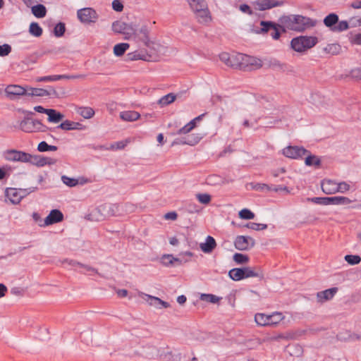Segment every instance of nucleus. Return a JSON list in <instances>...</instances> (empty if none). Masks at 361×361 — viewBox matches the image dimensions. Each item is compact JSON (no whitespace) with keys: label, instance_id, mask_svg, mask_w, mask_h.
<instances>
[{"label":"nucleus","instance_id":"obj_1","mask_svg":"<svg viewBox=\"0 0 361 361\" xmlns=\"http://www.w3.org/2000/svg\"><path fill=\"white\" fill-rule=\"evenodd\" d=\"M310 19L300 15L283 16L279 18L281 25L291 30L303 31L309 24Z\"/></svg>","mask_w":361,"mask_h":361},{"label":"nucleus","instance_id":"obj_2","mask_svg":"<svg viewBox=\"0 0 361 361\" xmlns=\"http://www.w3.org/2000/svg\"><path fill=\"white\" fill-rule=\"evenodd\" d=\"M149 32V28L144 25L139 30H134L133 28L131 34H133L137 40L143 42L145 46L149 48L153 54H155L159 51L161 45L150 39Z\"/></svg>","mask_w":361,"mask_h":361},{"label":"nucleus","instance_id":"obj_3","mask_svg":"<svg viewBox=\"0 0 361 361\" xmlns=\"http://www.w3.org/2000/svg\"><path fill=\"white\" fill-rule=\"evenodd\" d=\"M317 42L316 37L300 36L292 39L290 46L294 51L302 53L314 47Z\"/></svg>","mask_w":361,"mask_h":361},{"label":"nucleus","instance_id":"obj_4","mask_svg":"<svg viewBox=\"0 0 361 361\" xmlns=\"http://www.w3.org/2000/svg\"><path fill=\"white\" fill-rule=\"evenodd\" d=\"M229 277L233 281H240L250 277L263 278L262 272L255 271L251 267L233 268L228 272Z\"/></svg>","mask_w":361,"mask_h":361},{"label":"nucleus","instance_id":"obj_5","mask_svg":"<svg viewBox=\"0 0 361 361\" xmlns=\"http://www.w3.org/2000/svg\"><path fill=\"white\" fill-rule=\"evenodd\" d=\"M308 201L313 203L322 205H347L353 201L347 197L343 196H334V197H312L308 198Z\"/></svg>","mask_w":361,"mask_h":361},{"label":"nucleus","instance_id":"obj_6","mask_svg":"<svg viewBox=\"0 0 361 361\" xmlns=\"http://www.w3.org/2000/svg\"><path fill=\"white\" fill-rule=\"evenodd\" d=\"M20 129L25 133L46 132L48 128L39 120L25 117L20 123Z\"/></svg>","mask_w":361,"mask_h":361},{"label":"nucleus","instance_id":"obj_7","mask_svg":"<svg viewBox=\"0 0 361 361\" xmlns=\"http://www.w3.org/2000/svg\"><path fill=\"white\" fill-rule=\"evenodd\" d=\"M237 59H238L240 69H245L247 67H250L252 69H258L262 66V62L260 59L245 55L243 54L238 53Z\"/></svg>","mask_w":361,"mask_h":361},{"label":"nucleus","instance_id":"obj_8","mask_svg":"<svg viewBox=\"0 0 361 361\" xmlns=\"http://www.w3.org/2000/svg\"><path fill=\"white\" fill-rule=\"evenodd\" d=\"M77 16L80 21L85 24L94 23L99 18L96 11L90 7L79 9Z\"/></svg>","mask_w":361,"mask_h":361},{"label":"nucleus","instance_id":"obj_9","mask_svg":"<svg viewBox=\"0 0 361 361\" xmlns=\"http://www.w3.org/2000/svg\"><path fill=\"white\" fill-rule=\"evenodd\" d=\"M36 189L37 188H30L29 192H27V189H23L20 190V192H18L16 188H6L5 191L6 201L8 200L13 204H18L24 195L34 192Z\"/></svg>","mask_w":361,"mask_h":361},{"label":"nucleus","instance_id":"obj_10","mask_svg":"<svg viewBox=\"0 0 361 361\" xmlns=\"http://www.w3.org/2000/svg\"><path fill=\"white\" fill-rule=\"evenodd\" d=\"M234 245L238 250H248L255 245V240L250 236L238 235L235 239Z\"/></svg>","mask_w":361,"mask_h":361},{"label":"nucleus","instance_id":"obj_11","mask_svg":"<svg viewBox=\"0 0 361 361\" xmlns=\"http://www.w3.org/2000/svg\"><path fill=\"white\" fill-rule=\"evenodd\" d=\"M285 3L286 0H257L255 5L257 10L262 11L282 6Z\"/></svg>","mask_w":361,"mask_h":361},{"label":"nucleus","instance_id":"obj_12","mask_svg":"<svg viewBox=\"0 0 361 361\" xmlns=\"http://www.w3.org/2000/svg\"><path fill=\"white\" fill-rule=\"evenodd\" d=\"M28 87L25 88L17 85H8L5 89V93L10 99L14 100L19 96L27 95Z\"/></svg>","mask_w":361,"mask_h":361},{"label":"nucleus","instance_id":"obj_13","mask_svg":"<svg viewBox=\"0 0 361 361\" xmlns=\"http://www.w3.org/2000/svg\"><path fill=\"white\" fill-rule=\"evenodd\" d=\"M308 153L302 147L288 146L283 149V154L290 159H298Z\"/></svg>","mask_w":361,"mask_h":361},{"label":"nucleus","instance_id":"obj_14","mask_svg":"<svg viewBox=\"0 0 361 361\" xmlns=\"http://www.w3.org/2000/svg\"><path fill=\"white\" fill-rule=\"evenodd\" d=\"M27 95L28 96L52 97H54L57 96V92L51 87H49V90H45L43 88L28 87Z\"/></svg>","mask_w":361,"mask_h":361},{"label":"nucleus","instance_id":"obj_15","mask_svg":"<svg viewBox=\"0 0 361 361\" xmlns=\"http://www.w3.org/2000/svg\"><path fill=\"white\" fill-rule=\"evenodd\" d=\"M193 11L196 13L199 23H208L212 21V16L207 4H205V7H198L197 9H195Z\"/></svg>","mask_w":361,"mask_h":361},{"label":"nucleus","instance_id":"obj_16","mask_svg":"<svg viewBox=\"0 0 361 361\" xmlns=\"http://www.w3.org/2000/svg\"><path fill=\"white\" fill-rule=\"evenodd\" d=\"M63 220V214L59 209H52L45 218L44 226H49Z\"/></svg>","mask_w":361,"mask_h":361},{"label":"nucleus","instance_id":"obj_17","mask_svg":"<svg viewBox=\"0 0 361 361\" xmlns=\"http://www.w3.org/2000/svg\"><path fill=\"white\" fill-rule=\"evenodd\" d=\"M219 58L228 66L238 68L239 61L237 59L238 58V54L231 55L228 53L224 52L219 55Z\"/></svg>","mask_w":361,"mask_h":361},{"label":"nucleus","instance_id":"obj_18","mask_svg":"<svg viewBox=\"0 0 361 361\" xmlns=\"http://www.w3.org/2000/svg\"><path fill=\"white\" fill-rule=\"evenodd\" d=\"M112 30L116 33L130 35L132 32L133 27L123 21L117 20L113 23Z\"/></svg>","mask_w":361,"mask_h":361},{"label":"nucleus","instance_id":"obj_19","mask_svg":"<svg viewBox=\"0 0 361 361\" xmlns=\"http://www.w3.org/2000/svg\"><path fill=\"white\" fill-rule=\"evenodd\" d=\"M338 288L334 287L325 290L319 291L317 293V300L319 302H324L325 301L331 300L335 294L338 292Z\"/></svg>","mask_w":361,"mask_h":361},{"label":"nucleus","instance_id":"obj_20","mask_svg":"<svg viewBox=\"0 0 361 361\" xmlns=\"http://www.w3.org/2000/svg\"><path fill=\"white\" fill-rule=\"evenodd\" d=\"M128 59L129 61L142 60L149 61L152 60V54H147L142 51H135L127 54Z\"/></svg>","mask_w":361,"mask_h":361},{"label":"nucleus","instance_id":"obj_21","mask_svg":"<svg viewBox=\"0 0 361 361\" xmlns=\"http://www.w3.org/2000/svg\"><path fill=\"white\" fill-rule=\"evenodd\" d=\"M322 191L327 195L337 192V183L332 180H324L321 184Z\"/></svg>","mask_w":361,"mask_h":361},{"label":"nucleus","instance_id":"obj_22","mask_svg":"<svg viewBox=\"0 0 361 361\" xmlns=\"http://www.w3.org/2000/svg\"><path fill=\"white\" fill-rule=\"evenodd\" d=\"M216 247V243L215 239L208 235L206 238V240L204 243H202L200 244V247L201 250L204 253H211Z\"/></svg>","mask_w":361,"mask_h":361},{"label":"nucleus","instance_id":"obj_23","mask_svg":"<svg viewBox=\"0 0 361 361\" xmlns=\"http://www.w3.org/2000/svg\"><path fill=\"white\" fill-rule=\"evenodd\" d=\"M48 121L50 123H58L64 118V115L55 109H49L47 112Z\"/></svg>","mask_w":361,"mask_h":361},{"label":"nucleus","instance_id":"obj_24","mask_svg":"<svg viewBox=\"0 0 361 361\" xmlns=\"http://www.w3.org/2000/svg\"><path fill=\"white\" fill-rule=\"evenodd\" d=\"M140 116V114L135 111H125L120 113V118L125 121H135Z\"/></svg>","mask_w":361,"mask_h":361},{"label":"nucleus","instance_id":"obj_25","mask_svg":"<svg viewBox=\"0 0 361 361\" xmlns=\"http://www.w3.org/2000/svg\"><path fill=\"white\" fill-rule=\"evenodd\" d=\"M323 22L325 26L332 31V28L338 23V16L334 13H331L324 18Z\"/></svg>","mask_w":361,"mask_h":361},{"label":"nucleus","instance_id":"obj_26","mask_svg":"<svg viewBox=\"0 0 361 361\" xmlns=\"http://www.w3.org/2000/svg\"><path fill=\"white\" fill-rule=\"evenodd\" d=\"M176 99V95L173 93H169L163 96L158 100V104L163 107L173 103Z\"/></svg>","mask_w":361,"mask_h":361},{"label":"nucleus","instance_id":"obj_27","mask_svg":"<svg viewBox=\"0 0 361 361\" xmlns=\"http://www.w3.org/2000/svg\"><path fill=\"white\" fill-rule=\"evenodd\" d=\"M32 13L35 17L41 18L46 16L47 9L44 5L37 4L32 7Z\"/></svg>","mask_w":361,"mask_h":361},{"label":"nucleus","instance_id":"obj_28","mask_svg":"<svg viewBox=\"0 0 361 361\" xmlns=\"http://www.w3.org/2000/svg\"><path fill=\"white\" fill-rule=\"evenodd\" d=\"M307 157L305 158V163L307 166H314L315 167H319L321 165V160L319 157L315 155H312L308 153L307 154Z\"/></svg>","mask_w":361,"mask_h":361},{"label":"nucleus","instance_id":"obj_29","mask_svg":"<svg viewBox=\"0 0 361 361\" xmlns=\"http://www.w3.org/2000/svg\"><path fill=\"white\" fill-rule=\"evenodd\" d=\"M267 317L269 321V326L276 325L284 318L282 313L279 312H274L272 314H267Z\"/></svg>","mask_w":361,"mask_h":361},{"label":"nucleus","instance_id":"obj_30","mask_svg":"<svg viewBox=\"0 0 361 361\" xmlns=\"http://www.w3.org/2000/svg\"><path fill=\"white\" fill-rule=\"evenodd\" d=\"M200 140V137H196L195 138H192L190 137H188L186 140L178 138L176 139L173 143V145H194L197 144Z\"/></svg>","mask_w":361,"mask_h":361},{"label":"nucleus","instance_id":"obj_31","mask_svg":"<svg viewBox=\"0 0 361 361\" xmlns=\"http://www.w3.org/2000/svg\"><path fill=\"white\" fill-rule=\"evenodd\" d=\"M130 45L128 43H119L114 46V54L116 56H121L124 54L126 50L129 48Z\"/></svg>","mask_w":361,"mask_h":361},{"label":"nucleus","instance_id":"obj_32","mask_svg":"<svg viewBox=\"0 0 361 361\" xmlns=\"http://www.w3.org/2000/svg\"><path fill=\"white\" fill-rule=\"evenodd\" d=\"M77 112L85 118H91L94 115L93 109L88 106L80 107Z\"/></svg>","mask_w":361,"mask_h":361},{"label":"nucleus","instance_id":"obj_33","mask_svg":"<svg viewBox=\"0 0 361 361\" xmlns=\"http://www.w3.org/2000/svg\"><path fill=\"white\" fill-rule=\"evenodd\" d=\"M341 47L338 44H330L324 48V51L331 55H337L340 53Z\"/></svg>","mask_w":361,"mask_h":361},{"label":"nucleus","instance_id":"obj_34","mask_svg":"<svg viewBox=\"0 0 361 361\" xmlns=\"http://www.w3.org/2000/svg\"><path fill=\"white\" fill-rule=\"evenodd\" d=\"M4 158L10 161H19L18 150L9 149L6 150L4 154Z\"/></svg>","mask_w":361,"mask_h":361},{"label":"nucleus","instance_id":"obj_35","mask_svg":"<svg viewBox=\"0 0 361 361\" xmlns=\"http://www.w3.org/2000/svg\"><path fill=\"white\" fill-rule=\"evenodd\" d=\"M30 33L35 37H40L42 35V29L37 23H32L29 27Z\"/></svg>","mask_w":361,"mask_h":361},{"label":"nucleus","instance_id":"obj_36","mask_svg":"<svg viewBox=\"0 0 361 361\" xmlns=\"http://www.w3.org/2000/svg\"><path fill=\"white\" fill-rule=\"evenodd\" d=\"M44 157L42 155H32L30 154L29 163L35 165L38 167L44 166Z\"/></svg>","mask_w":361,"mask_h":361},{"label":"nucleus","instance_id":"obj_37","mask_svg":"<svg viewBox=\"0 0 361 361\" xmlns=\"http://www.w3.org/2000/svg\"><path fill=\"white\" fill-rule=\"evenodd\" d=\"M255 320L258 325L269 326L267 314L263 313H257L255 316Z\"/></svg>","mask_w":361,"mask_h":361},{"label":"nucleus","instance_id":"obj_38","mask_svg":"<svg viewBox=\"0 0 361 361\" xmlns=\"http://www.w3.org/2000/svg\"><path fill=\"white\" fill-rule=\"evenodd\" d=\"M269 66L278 71H286L288 70V65L286 63H281L279 61L274 59L270 61Z\"/></svg>","mask_w":361,"mask_h":361},{"label":"nucleus","instance_id":"obj_39","mask_svg":"<svg viewBox=\"0 0 361 361\" xmlns=\"http://www.w3.org/2000/svg\"><path fill=\"white\" fill-rule=\"evenodd\" d=\"M159 349L154 346H149L146 349L145 356L147 359H154L159 355Z\"/></svg>","mask_w":361,"mask_h":361},{"label":"nucleus","instance_id":"obj_40","mask_svg":"<svg viewBox=\"0 0 361 361\" xmlns=\"http://www.w3.org/2000/svg\"><path fill=\"white\" fill-rule=\"evenodd\" d=\"M58 147L54 145H49L45 141H42L39 143L37 146V150L41 152L47 151H56Z\"/></svg>","mask_w":361,"mask_h":361},{"label":"nucleus","instance_id":"obj_41","mask_svg":"<svg viewBox=\"0 0 361 361\" xmlns=\"http://www.w3.org/2000/svg\"><path fill=\"white\" fill-rule=\"evenodd\" d=\"M233 259L238 264H246L249 261V257L241 253H235L233 256Z\"/></svg>","mask_w":361,"mask_h":361},{"label":"nucleus","instance_id":"obj_42","mask_svg":"<svg viewBox=\"0 0 361 361\" xmlns=\"http://www.w3.org/2000/svg\"><path fill=\"white\" fill-rule=\"evenodd\" d=\"M349 28L348 23L346 20L339 21L334 28H332V32H340L345 30H347Z\"/></svg>","mask_w":361,"mask_h":361},{"label":"nucleus","instance_id":"obj_43","mask_svg":"<svg viewBox=\"0 0 361 361\" xmlns=\"http://www.w3.org/2000/svg\"><path fill=\"white\" fill-rule=\"evenodd\" d=\"M275 24V23L271 21L262 20L260 22V25L262 26V27L259 33H267L271 29L272 30V27H274Z\"/></svg>","mask_w":361,"mask_h":361},{"label":"nucleus","instance_id":"obj_44","mask_svg":"<svg viewBox=\"0 0 361 361\" xmlns=\"http://www.w3.org/2000/svg\"><path fill=\"white\" fill-rule=\"evenodd\" d=\"M238 216L242 219L250 220L255 218V214L248 209H243L238 213Z\"/></svg>","mask_w":361,"mask_h":361},{"label":"nucleus","instance_id":"obj_45","mask_svg":"<svg viewBox=\"0 0 361 361\" xmlns=\"http://www.w3.org/2000/svg\"><path fill=\"white\" fill-rule=\"evenodd\" d=\"M66 31V26L63 23H57L54 29V35L57 37H62Z\"/></svg>","mask_w":361,"mask_h":361},{"label":"nucleus","instance_id":"obj_46","mask_svg":"<svg viewBox=\"0 0 361 361\" xmlns=\"http://www.w3.org/2000/svg\"><path fill=\"white\" fill-rule=\"evenodd\" d=\"M245 226L254 231H262L267 228V224L255 222H249Z\"/></svg>","mask_w":361,"mask_h":361},{"label":"nucleus","instance_id":"obj_47","mask_svg":"<svg viewBox=\"0 0 361 361\" xmlns=\"http://www.w3.org/2000/svg\"><path fill=\"white\" fill-rule=\"evenodd\" d=\"M344 258L351 265L358 264L361 262V257L359 255H347Z\"/></svg>","mask_w":361,"mask_h":361},{"label":"nucleus","instance_id":"obj_48","mask_svg":"<svg viewBox=\"0 0 361 361\" xmlns=\"http://www.w3.org/2000/svg\"><path fill=\"white\" fill-rule=\"evenodd\" d=\"M192 10L197 9L198 7H205L207 2L204 0H186Z\"/></svg>","mask_w":361,"mask_h":361},{"label":"nucleus","instance_id":"obj_49","mask_svg":"<svg viewBox=\"0 0 361 361\" xmlns=\"http://www.w3.org/2000/svg\"><path fill=\"white\" fill-rule=\"evenodd\" d=\"M201 300L209 302L211 303H216L219 300V298L212 294H202Z\"/></svg>","mask_w":361,"mask_h":361},{"label":"nucleus","instance_id":"obj_50","mask_svg":"<svg viewBox=\"0 0 361 361\" xmlns=\"http://www.w3.org/2000/svg\"><path fill=\"white\" fill-rule=\"evenodd\" d=\"M197 199L200 202L207 204L211 202V196L207 193H198L196 195Z\"/></svg>","mask_w":361,"mask_h":361},{"label":"nucleus","instance_id":"obj_51","mask_svg":"<svg viewBox=\"0 0 361 361\" xmlns=\"http://www.w3.org/2000/svg\"><path fill=\"white\" fill-rule=\"evenodd\" d=\"M59 75H48V76H43V77H39L36 78L37 82H51V81H56L60 80Z\"/></svg>","mask_w":361,"mask_h":361},{"label":"nucleus","instance_id":"obj_52","mask_svg":"<svg viewBox=\"0 0 361 361\" xmlns=\"http://www.w3.org/2000/svg\"><path fill=\"white\" fill-rule=\"evenodd\" d=\"M61 180L64 184L70 187L75 186L78 183L77 179L71 178L66 176H63L61 177Z\"/></svg>","mask_w":361,"mask_h":361},{"label":"nucleus","instance_id":"obj_53","mask_svg":"<svg viewBox=\"0 0 361 361\" xmlns=\"http://www.w3.org/2000/svg\"><path fill=\"white\" fill-rule=\"evenodd\" d=\"M172 255H164L161 258V262L166 267L173 266Z\"/></svg>","mask_w":361,"mask_h":361},{"label":"nucleus","instance_id":"obj_54","mask_svg":"<svg viewBox=\"0 0 361 361\" xmlns=\"http://www.w3.org/2000/svg\"><path fill=\"white\" fill-rule=\"evenodd\" d=\"M11 52V47L8 44L0 45V56H8Z\"/></svg>","mask_w":361,"mask_h":361},{"label":"nucleus","instance_id":"obj_55","mask_svg":"<svg viewBox=\"0 0 361 361\" xmlns=\"http://www.w3.org/2000/svg\"><path fill=\"white\" fill-rule=\"evenodd\" d=\"M30 157V154L22 151H18V158L20 162L29 163Z\"/></svg>","mask_w":361,"mask_h":361},{"label":"nucleus","instance_id":"obj_56","mask_svg":"<svg viewBox=\"0 0 361 361\" xmlns=\"http://www.w3.org/2000/svg\"><path fill=\"white\" fill-rule=\"evenodd\" d=\"M278 27H279L280 28H283V31H285L284 27L282 25H279L275 24L274 27H272L273 32L271 33V36L274 39H278L281 35V34L279 31Z\"/></svg>","mask_w":361,"mask_h":361},{"label":"nucleus","instance_id":"obj_57","mask_svg":"<svg viewBox=\"0 0 361 361\" xmlns=\"http://www.w3.org/2000/svg\"><path fill=\"white\" fill-rule=\"evenodd\" d=\"M350 190V185L345 182L337 183V192L344 193Z\"/></svg>","mask_w":361,"mask_h":361},{"label":"nucleus","instance_id":"obj_58","mask_svg":"<svg viewBox=\"0 0 361 361\" xmlns=\"http://www.w3.org/2000/svg\"><path fill=\"white\" fill-rule=\"evenodd\" d=\"M269 190H272L274 192H280L283 191L286 192V194L290 193V190L286 186H282V185H271L269 188Z\"/></svg>","mask_w":361,"mask_h":361},{"label":"nucleus","instance_id":"obj_59","mask_svg":"<svg viewBox=\"0 0 361 361\" xmlns=\"http://www.w3.org/2000/svg\"><path fill=\"white\" fill-rule=\"evenodd\" d=\"M149 297V304L152 306H154L156 307H158V308H161L160 307V301H161V299L157 298V297H154V296H151V295H148Z\"/></svg>","mask_w":361,"mask_h":361},{"label":"nucleus","instance_id":"obj_60","mask_svg":"<svg viewBox=\"0 0 361 361\" xmlns=\"http://www.w3.org/2000/svg\"><path fill=\"white\" fill-rule=\"evenodd\" d=\"M72 121L69 120H66L65 121L62 122L57 128H61L64 130H71L72 127Z\"/></svg>","mask_w":361,"mask_h":361},{"label":"nucleus","instance_id":"obj_61","mask_svg":"<svg viewBox=\"0 0 361 361\" xmlns=\"http://www.w3.org/2000/svg\"><path fill=\"white\" fill-rule=\"evenodd\" d=\"M85 78V75L78 74V75H59L60 80L61 79H84Z\"/></svg>","mask_w":361,"mask_h":361},{"label":"nucleus","instance_id":"obj_62","mask_svg":"<svg viewBox=\"0 0 361 361\" xmlns=\"http://www.w3.org/2000/svg\"><path fill=\"white\" fill-rule=\"evenodd\" d=\"M112 8L114 11L121 12L123 9V5L119 0H114L112 2Z\"/></svg>","mask_w":361,"mask_h":361},{"label":"nucleus","instance_id":"obj_63","mask_svg":"<svg viewBox=\"0 0 361 361\" xmlns=\"http://www.w3.org/2000/svg\"><path fill=\"white\" fill-rule=\"evenodd\" d=\"M11 293L17 296H23L25 294V290L20 287H13L11 289Z\"/></svg>","mask_w":361,"mask_h":361},{"label":"nucleus","instance_id":"obj_64","mask_svg":"<svg viewBox=\"0 0 361 361\" xmlns=\"http://www.w3.org/2000/svg\"><path fill=\"white\" fill-rule=\"evenodd\" d=\"M126 146V142L119 141L111 145V149H122Z\"/></svg>","mask_w":361,"mask_h":361}]
</instances>
